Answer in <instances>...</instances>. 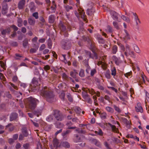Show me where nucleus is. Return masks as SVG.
Here are the masks:
<instances>
[{"label":"nucleus","instance_id":"f257e3e1","mask_svg":"<svg viewBox=\"0 0 149 149\" xmlns=\"http://www.w3.org/2000/svg\"><path fill=\"white\" fill-rule=\"evenodd\" d=\"M40 94L49 102H52L54 100V95L53 91L47 86L42 88L40 91Z\"/></svg>","mask_w":149,"mask_h":149},{"label":"nucleus","instance_id":"f03ea898","mask_svg":"<svg viewBox=\"0 0 149 149\" xmlns=\"http://www.w3.org/2000/svg\"><path fill=\"white\" fill-rule=\"evenodd\" d=\"M38 100L32 97L27 99V104L28 107L32 110H33L36 108Z\"/></svg>","mask_w":149,"mask_h":149},{"label":"nucleus","instance_id":"7ed1b4c3","mask_svg":"<svg viewBox=\"0 0 149 149\" xmlns=\"http://www.w3.org/2000/svg\"><path fill=\"white\" fill-rule=\"evenodd\" d=\"M62 48L64 50H68L71 47V42L68 40L63 39L61 42Z\"/></svg>","mask_w":149,"mask_h":149},{"label":"nucleus","instance_id":"20e7f679","mask_svg":"<svg viewBox=\"0 0 149 149\" xmlns=\"http://www.w3.org/2000/svg\"><path fill=\"white\" fill-rule=\"evenodd\" d=\"M40 84L38 82V79L36 77H34L32 80L31 86V89L34 91L36 90H39Z\"/></svg>","mask_w":149,"mask_h":149},{"label":"nucleus","instance_id":"39448f33","mask_svg":"<svg viewBox=\"0 0 149 149\" xmlns=\"http://www.w3.org/2000/svg\"><path fill=\"white\" fill-rule=\"evenodd\" d=\"M53 115L56 119L58 121H61L63 118V115L58 110H54Z\"/></svg>","mask_w":149,"mask_h":149},{"label":"nucleus","instance_id":"423d86ee","mask_svg":"<svg viewBox=\"0 0 149 149\" xmlns=\"http://www.w3.org/2000/svg\"><path fill=\"white\" fill-rule=\"evenodd\" d=\"M8 10V4L6 3H2L1 13L3 15H5L7 13Z\"/></svg>","mask_w":149,"mask_h":149},{"label":"nucleus","instance_id":"0eeeda50","mask_svg":"<svg viewBox=\"0 0 149 149\" xmlns=\"http://www.w3.org/2000/svg\"><path fill=\"white\" fill-rule=\"evenodd\" d=\"M18 114L16 113H12L10 116V121L15 120L18 118Z\"/></svg>","mask_w":149,"mask_h":149},{"label":"nucleus","instance_id":"6e6552de","mask_svg":"<svg viewBox=\"0 0 149 149\" xmlns=\"http://www.w3.org/2000/svg\"><path fill=\"white\" fill-rule=\"evenodd\" d=\"M25 0H21L18 3V7L19 9H23L25 4Z\"/></svg>","mask_w":149,"mask_h":149},{"label":"nucleus","instance_id":"1a4fd4ad","mask_svg":"<svg viewBox=\"0 0 149 149\" xmlns=\"http://www.w3.org/2000/svg\"><path fill=\"white\" fill-rule=\"evenodd\" d=\"M110 14L114 20H118V14L117 13L114 11L112 10L110 11Z\"/></svg>","mask_w":149,"mask_h":149},{"label":"nucleus","instance_id":"9d476101","mask_svg":"<svg viewBox=\"0 0 149 149\" xmlns=\"http://www.w3.org/2000/svg\"><path fill=\"white\" fill-rule=\"evenodd\" d=\"M91 141L97 146L99 148H101L102 145L101 143L97 140L95 139H92Z\"/></svg>","mask_w":149,"mask_h":149},{"label":"nucleus","instance_id":"9b49d317","mask_svg":"<svg viewBox=\"0 0 149 149\" xmlns=\"http://www.w3.org/2000/svg\"><path fill=\"white\" fill-rule=\"evenodd\" d=\"M11 31V29L10 27H8L6 29L3 30L1 31V34L5 36V35L6 33L9 34Z\"/></svg>","mask_w":149,"mask_h":149},{"label":"nucleus","instance_id":"f8f14e48","mask_svg":"<svg viewBox=\"0 0 149 149\" xmlns=\"http://www.w3.org/2000/svg\"><path fill=\"white\" fill-rule=\"evenodd\" d=\"M78 74V72L76 70H73L70 72V75L74 78H76Z\"/></svg>","mask_w":149,"mask_h":149},{"label":"nucleus","instance_id":"ddd939ff","mask_svg":"<svg viewBox=\"0 0 149 149\" xmlns=\"http://www.w3.org/2000/svg\"><path fill=\"white\" fill-rule=\"evenodd\" d=\"M136 111L137 112H140L142 113L143 111V109L142 107L140 105V104L138 103L137 104V106L135 107Z\"/></svg>","mask_w":149,"mask_h":149},{"label":"nucleus","instance_id":"4468645a","mask_svg":"<svg viewBox=\"0 0 149 149\" xmlns=\"http://www.w3.org/2000/svg\"><path fill=\"white\" fill-rule=\"evenodd\" d=\"M28 21L29 24L31 26H34L35 22L36 21L34 19L31 17H29L28 18Z\"/></svg>","mask_w":149,"mask_h":149},{"label":"nucleus","instance_id":"2eb2a0df","mask_svg":"<svg viewBox=\"0 0 149 149\" xmlns=\"http://www.w3.org/2000/svg\"><path fill=\"white\" fill-rule=\"evenodd\" d=\"M22 134L25 137H27L29 135L27 129L26 127H23L22 129Z\"/></svg>","mask_w":149,"mask_h":149},{"label":"nucleus","instance_id":"dca6fc26","mask_svg":"<svg viewBox=\"0 0 149 149\" xmlns=\"http://www.w3.org/2000/svg\"><path fill=\"white\" fill-rule=\"evenodd\" d=\"M108 124L111 127L112 130L113 132L116 133H118V129L116 128L115 125H113L110 123H108Z\"/></svg>","mask_w":149,"mask_h":149},{"label":"nucleus","instance_id":"f3484780","mask_svg":"<svg viewBox=\"0 0 149 149\" xmlns=\"http://www.w3.org/2000/svg\"><path fill=\"white\" fill-rule=\"evenodd\" d=\"M95 12V10L93 8L89 9L87 10L86 13L89 15H93Z\"/></svg>","mask_w":149,"mask_h":149},{"label":"nucleus","instance_id":"a211bd4d","mask_svg":"<svg viewBox=\"0 0 149 149\" xmlns=\"http://www.w3.org/2000/svg\"><path fill=\"white\" fill-rule=\"evenodd\" d=\"M61 144L65 148H69L70 147V144L66 141L61 142Z\"/></svg>","mask_w":149,"mask_h":149},{"label":"nucleus","instance_id":"6ab92c4d","mask_svg":"<svg viewBox=\"0 0 149 149\" xmlns=\"http://www.w3.org/2000/svg\"><path fill=\"white\" fill-rule=\"evenodd\" d=\"M41 113V110L39 109L35 110L33 112V114L36 115L37 117H38L40 115Z\"/></svg>","mask_w":149,"mask_h":149},{"label":"nucleus","instance_id":"aec40b11","mask_svg":"<svg viewBox=\"0 0 149 149\" xmlns=\"http://www.w3.org/2000/svg\"><path fill=\"white\" fill-rule=\"evenodd\" d=\"M59 26L61 30V33H62V32L66 31V27L64 24L61 23L59 24Z\"/></svg>","mask_w":149,"mask_h":149},{"label":"nucleus","instance_id":"412c9836","mask_svg":"<svg viewBox=\"0 0 149 149\" xmlns=\"http://www.w3.org/2000/svg\"><path fill=\"white\" fill-rule=\"evenodd\" d=\"M53 142L54 147L55 148H57L58 146V145L59 143L58 140L56 139H53Z\"/></svg>","mask_w":149,"mask_h":149},{"label":"nucleus","instance_id":"4be33fe9","mask_svg":"<svg viewBox=\"0 0 149 149\" xmlns=\"http://www.w3.org/2000/svg\"><path fill=\"white\" fill-rule=\"evenodd\" d=\"M112 58L113 60L114 61L115 63L117 65H118L120 63V60L115 56H113Z\"/></svg>","mask_w":149,"mask_h":149},{"label":"nucleus","instance_id":"5701e85b","mask_svg":"<svg viewBox=\"0 0 149 149\" xmlns=\"http://www.w3.org/2000/svg\"><path fill=\"white\" fill-rule=\"evenodd\" d=\"M81 140V137H79L78 134H75V137L74 139V141L76 143H78L80 142Z\"/></svg>","mask_w":149,"mask_h":149},{"label":"nucleus","instance_id":"b1692460","mask_svg":"<svg viewBox=\"0 0 149 149\" xmlns=\"http://www.w3.org/2000/svg\"><path fill=\"white\" fill-rule=\"evenodd\" d=\"M54 124L56 125V127L58 128H61L62 127L64 126L63 124L59 122H56Z\"/></svg>","mask_w":149,"mask_h":149},{"label":"nucleus","instance_id":"393cba45","mask_svg":"<svg viewBox=\"0 0 149 149\" xmlns=\"http://www.w3.org/2000/svg\"><path fill=\"white\" fill-rule=\"evenodd\" d=\"M28 44V40L27 38L25 39L23 41L22 45L24 47L26 48Z\"/></svg>","mask_w":149,"mask_h":149},{"label":"nucleus","instance_id":"a878e982","mask_svg":"<svg viewBox=\"0 0 149 149\" xmlns=\"http://www.w3.org/2000/svg\"><path fill=\"white\" fill-rule=\"evenodd\" d=\"M54 20V17L53 15H51L49 17V22L51 23H53Z\"/></svg>","mask_w":149,"mask_h":149},{"label":"nucleus","instance_id":"bb28decb","mask_svg":"<svg viewBox=\"0 0 149 149\" xmlns=\"http://www.w3.org/2000/svg\"><path fill=\"white\" fill-rule=\"evenodd\" d=\"M85 52L86 55L89 56V58H94V56H92L91 52L89 51L85 50Z\"/></svg>","mask_w":149,"mask_h":149},{"label":"nucleus","instance_id":"cd10ccee","mask_svg":"<svg viewBox=\"0 0 149 149\" xmlns=\"http://www.w3.org/2000/svg\"><path fill=\"white\" fill-rule=\"evenodd\" d=\"M71 132V131L70 130H67L66 131H64L62 133V135L64 137H66L67 135L69 134Z\"/></svg>","mask_w":149,"mask_h":149},{"label":"nucleus","instance_id":"c85d7f7f","mask_svg":"<svg viewBox=\"0 0 149 149\" xmlns=\"http://www.w3.org/2000/svg\"><path fill=\"white\" fill-rule=\"evenodd\" d=\"M97 39L98 42L100 43L103 44L105 42L104 40L101 36L97 37Z\"/></svg>","mask_w":149,"mask_h":149},{"label":"nucleus","instance_id":"c756f323","mask_svg":"<svg viewBox=\"0 0 149 149\" xmlns=\"http://www.w3.org/2000/svg\"><path fill=\"white\" fill-rule=\"evenodd\" d=\"M105 76L108 79H110L111 78V74L110 71L109 70H107L105 74Z\"/></svg>","mask_w":149,"mask_h":149},{"label":"nucleus","instance_id":"7c9ffc66","mask_svg":"<svg viewBox=\"0 0 149 149\" xmlns=\"http://www.w3.org/2000/svg\"><path fill=\"white\" fill-rule=\"evenodd\" d=\"M54 115H50L46 118V120L50 122L52 121L54 118Z\"/></svg>","mask_w":149,"mask_h":149},{"label":"nucleus","instance_id":"2f4dec72","mask_svg":"<svg viewBox=\"0 0 149 149\" xmlns=\"http://www.w3.org/2000/svg\"><path fill=\"white\" fill-rule=\"evenodd\" d=\"M118 50V47L116 45H114L112 47V53L113 54H116Z\"/></svg>","mask_w":149,"mask_h":149},{"label":"nucleus","instance_id":"473e14b6","mask_svg":"<svg viewBox=\"0 0 149 149\" xmlns=\"http://www.w3.org/2000/svg\"><path fill=\"white\" fill-rule=\"evenodd\" d=\"M134 50L137 53H139L140 52V51L138 47L136 45H134Z\"/></svg>","mask_w":149,"mask_h":149},{"label":"nucleus","instance_id":"72a5a7b5","mask_svg":"<svg viewBox=\"0 0 149 149\" xmlns=\"http://www.w3.org/2000/svg\"><path fill=\"white\" fill-rule=\"evenodd\" d=\"M121 17L123 20L126 21L127 22H129L130 21V19L128 17L125 16L124 15H122L121 16Z\"/></svg>","mask_w":149,"mask_h":149},{"label":"nucleus","instance_id":"f704fd0d","mask_svg":"<svg viewBox=\"0 0 149 149\" xmlns=\"http://www.w3.org/2000/svg\"><path fill=\"white\" fill-rule=\"evenodd\" d=\"M79 75L81 77H83L85 76L84 70L81 69L79 73Z\"/></svg>","mask_w":149,"mask_h":149},{"label":"nucleus","instance_id":"c9c22d12","mask_svg":"<svg viewBox=\"0 0 149 149\" xmlns=\"http://www.w3.org/2000/svg\"><path fill=\"white\" fill-rule=\"evenodd\" d=\"M89 104H91L92 103V100L90 97L89 95L87 97L84 99Z\"/></svg>","mask_w":149,"mask_h":149},{"label":"nucleus","instance_id":"e433bc0d","mask_svg":"<svg viewBox=\"0 0 149 149\" xmlns=\"http://www.w3.org/2000/svg\"><path fill=\"white\" fill-rule=\"evenodd\" d=\"M101 118L102 119H105L106 118L107 114L105 112H103L101 113H100Z\"/></svg>","mask_w":149,"mask_h":149},{"label":"nucleus","instance_id":"4c0bfd02","mask_svg":"<svg viewBox=\"0 0 149 149\" xmlns=\"http://www.w3.org/2000/svg\"><path fill=\"white\" fill-rule=\"evenodd\" d=\"M124 31L125 32V33L124 34V35H125V38L127 39H130V36L129 34L128 33L127 31L125 29Z\"/></svg>","mask_w":149,"mask_h":149},{"label":"nucleus","instance_id":"58836bf2","mask_svg":"<svg viewBox=\"0 0 149 149\" xmlns=\"http://www.w3.org/2000/svg\"><path fill=\"white\" fill-rule=\"evenodd\" d=\"M47 45L48 46V48L49 49H51L52 47V42L50 38H49L48 39Z\"/></svg>","mask_w":149,"mask_h":149},{"label":"nucleus","instance_id":"ea45409f","mask_svg":"<svg viewBox=\"0 0 149 149\" xmlns=\"http://www.w3.org/2000/svg\"><path fill=\"white\" fill-rule=\"evenodd\" d=\"M83 97L84 99L88 97L89 95H88L87 92L86 91H83L82 93Z\"/></svg>","mask_w":149,"mask_h":149},{"label":"nucleus","instance_id":"a19ab883","mask_svg":"<svg viewBox=\"0 0 149 149\" xmlns=\"http://www.w3.org/2000/svg\"><path fill=\"white\" fill-rule=\"evenodd\" d=\"M90 49L92 51L93 50H95V43L93 42H91V43L90 44Z\"/></svg>","mask_w":149,"mask_h":149},{"label":"nucleus","instance_id":"79ce46f5","mask_svg":"<svg viewBox=\"0 0 149 149\" xmlns=\"http://www.w3.org/2000/svg\"><path fill=\"white\" fill-rule=\"evenodd\" d=\"M32 15L36 19H38L39 18L38 13V12L34 13H33Z\"/></svg>","mask_w":149,"mask_h":149},{"label":"nucleus","instance_id":"37998d69","mask_svg":"<svg viewBox=\"0 0 149 149\" xmlns=\"http://www.w3.org/2000/svg\"><path fill=\"white\" fill-rule=\"evenodd\" d=\"M65 94L63 92L61 93L59 95L60 98L64 101L65 99Z\"/></svg>","mask_w":149,"mask_h":149},{"label":"nucleus","instance_id":"c03bdc74","mask_svg":"<svg viewBox=\"0 0 149 149\" xmlns=\"http://www.w3.org/2000/svg\"><path fill=\"white\" fill-rule=\"evenodd\" d=\"M113 24L115 28L116 29H119V27L117 22H113Z\"/></svg>","mask_w":149,"mask_h":149},{"label":"nucleus","instance_id":"a18cd8bd","mask_svg":"<svg viewBox=\"0 0 149 149\" xmlns=\"http://www.w3.org/2000/svg\"><path fill=\"white\" fill-rule=\"evenodd\" d=\"M4 128V126L0 125V134H2L5 131L3 130Z\"/></svg>","mask_w":149,"mask_h":149},{"label":"nucleus","instance_id":"49530a36","mask_svg":"<svg viewBox=\"0 0 149 149\" xmlns=\"http://www.w3.org/2000/svg\"><path fill=\"white\" fill-rule=\"evenodd\" d=\"M113 107L115 110L118 113H120L121 112V110H120L119 107L115 105H113Z\"/></svg>","mask_w":149,"mask_h":149},{"label":"nucleus","instance_id":"de8ad7c7","mask_svg":"<svg viewBox=\"0 0 149 149\" xmlns=\"http://www.w3.org/2000/svg\"><path fill=\"white\" fill-rule=\"evenodd\" d=\"M111 74L112 75L115 76L116 74V71L115 68H113V69L111 70Z\"/></svg>","mask_w":149,"mask_h":149},{"label":"nucleus","instance_id":"09e8293b","mask_svg":"<svg viewBox=\"0 0 149 149\" xmlns=\"http://www.w3.org/2000/svg\"><path fill=\"white\" fill-rule=\"evenodd\" d=\"M106 109L107 111L110 112H112L113 111V109L109 107H106Z\"/></svg>","mask_w":149,"mask_h":149},{"label":"nucleus","instance_id":"8fccbe9b","mask_svg":"<svg viewBox=\"0 0 149 149\" xmlns=\"http://www.w3.org/2000/svg\"><path fill=\"white\" fill-rule=\"evenodd\" d=\"M94 79L97 84V85L101 83L100 80L98 78L95 77L94 78Z\"/></svg>","mask_w":149,"mask_h":149},{"label":"nucleus","instance_id":"3c124183","mask_svg":"<svg viewBox=\"0 0 149 149\" xmlns=\"http://www.w3.org/2000/svg\"><path fill=\"white\" fill-rule=\"evenodd\" d=\"M37 149H47L46 147H44L43 148L41 143H39L37 145Z\"/></svg>","mask_w":149,"mask_h":149},{"label":"nucleus","instance_id":"603ef678","mask_svg":"<svg viewBox=\"0 0 149 149\" xmlns=\"http://www.w3.org/2000/svg\"><path fill=\"white\" fill-rule=\"evenodd\" d=\"M134 19L136 20V26H137L138 24V22H139V23H141V22L139 20V19L138 18V16H135V17H134Z\"/></svg>","mask_w":149,"mask_h":149},{"label":"nucleus","instance_id":"864d4df0","mask_svg":"<svg viewBox=\"0 0 149 149\" xmlns=\"http://www.w3.org/2000/svg\"><path fill=\"white\" fill-rule=\"evenodd\" d=\"M62 76L63 79L66 80H67L69 78L68 76L65 73H63V74Z\"/></svg>","mask_w":149,"mask_h":149},{"label":"nucleus","instance_id":"5fc2aeb1","mask_svg":"<svg viewBox=\"0 0 149 149\" xmlns=\"http://www.w3.org/2000/svg\"><path fill=\"white\" fill-rule=\"evenodd\" d=\"M10 27L13 29L14 31H16L18 29V28L14 25H12Z\"/></svg>","mask_w":149,"mask_h":149},{"label":"nucleus","instance_id":"6e6d98bb","mask_svg":"<svg viewBox=\"0 0 149 149\" xmlns=\"http://www.w3.org/2000/svg\"><path fill=\"white\" fill-rule=\"evenodd\" d=\"M96 73V70L95 69L91 70V76H93L95 73Z\"/></svg>","mask_w":149,"mask_h":149},{"label":"nucleus","instance_id":"4d7b16f0","mask_svg":"<svg viewBox=\"0 0 149 149\" xmlns=\"http://www.w3.org/2000/svg\"><path fill=\"white\" fill-rule=\"evenodd\" d=\"M6 105L4 103H2L0 105V109L1 110H4L5 109Z\"/></svg>","mask_w":149,"mask_h":149},{"label":"nucleus","instance_id":"13d9d810","mask_svg":"<svg viewBox=\"0 0 149 149\" xmlns=\"http://www.w3.org/2000/svg\"><path fill=\"white\" fill-rule=\"evenodd\" d=\"M67 98L68 99V100L70 102H73V100L72 97L71 95L70 94H68L67 95Z\"/></svg>","mask_w":149,"mask_h":149},{"label":"nucleus","instance_id":"bf43d9fd","mask_svg":"<svg viewBox=\"0 0 149 149\" xmlns=\"http://www.w3.org/2000/svg\"><path fill=\"white\" fill-rule=\"evenodd\" d=\"M107 29H108V32L111 33L113 32L112 28L109 26H107Z\"/></svg>","mask_w":149,"mask_h":149},{"label":"nucleus","instance_id":"052dcab7","mask_svg":"<svg viewBox=\"0 0 149 149\" xmlns=\"http://www.w3.org/2000/svg\"><path fill=\"white\" fill-rule=\"evenodd\" d=\"M39 19L40 21V22H46L45 20L43 18V17L42 16H40Z\"/></svg>","mask_w":149,"mask_h":149},{"label":"nucleus","instance_id":"680f3d73","mask_svg":"<svg viewBox=\"0 0 149 149\" xmlns=\"http://www.w3.org/2000/svg\"><path fill=\"white\" fill-rule=\"evenodd\" d=\"M39 46H38L37 47V49L34 48H31L30 49V52L31 53H35L36 52L37 50L38 49Z\"/></svg>","mask_w":149,"mask_h":149},{"label":"nucleus","instance_id":"e2e57ef3","mask_svg":"<svg viewBox=\"0 0 149 149\" xmlns=\"http://www.w3.org/2000/svg\"><path fill=\"white\" fill-rule=\"evenodd\" d=\"M25 137L23 134H21L19 135V140L20 141H22L24 140V137Z\"/></svg>","mask_w":149,"mask_h":149},{"label":"nucleus","instance_id":"0e129e2a","mask_svg":"<svg viewBox=\"0 0 149 149\" xmlns=\"http://www.w3.org/2000/svg\"><path fill=\"white\" fill-rule=\"evenodd\" d=\"M61 34L63 35L65 37H68L69 35L67 31H66L62 32V33H61Z\"/></svg>","mask_w":149,"mask_h":149},{"label":"nucleus","instance_id":"69168bd1","mask_svg":"<svg viewBox=\"0 0 149 149\" xmlns=\"http://www.w3.org/2000/svg\"><path fill=\"white\" fill-rule=\"evenodd\" d=\"M23 147L25 149H28L29 147V143H26L23 145Z\"/></svg>","mask_w":149,"mask_h":149},{"label":"nucleus","instance_id":"338daca9","mask_svg":"<svg viewBox=\"0 0 149 149\" xmlns=\"http://www.w3.org/2000/svg\"><path fill=\"white\" fill-rule=\"evenodd\" d=\"M81 109L79 107H76L75 109V111L77 113H79L81 112Z\"/></svg>","mask_w":149,"mask_h":149},{"label":"nucleus","instance_id":"774afa93","mask_svg":"<svg viewBox=\"0 0 149 149\" xmlns=\"http://www.w3.org/2000/svg\"><path fill=\"white\" fill-rule=\"evenodd\" d=\"M146 99L147 101H149V93L146 91Z\"/></svg>","mask_w":149,"mask_h":149}]
</instances>
